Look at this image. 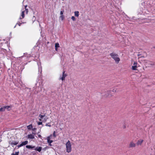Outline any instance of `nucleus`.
I'll return each mask as SVG.
<instances>
[{"label":"nucleus","instance_id":"1","mask_svg":"<svg viewBox=\"0 0 155 155\" xmlns=\"http://www.w3.org/2000/svg\"><path fill=\"white\" fill-rule=\"evenodd\" d=\"M110 56L115 61V62L117 64H118L120 61V58L118 57V55L117 54H116L114 52L111 53Z\"/></svg>","mask_w":155,"mask_h":155},{"label":"nucleus","instance_id":"2","mask_svg":"<svg viewBox=\"0 0 155 155\" xmlns=\"http://www.w3.org/2000/svg\"><path fill=\"white\" fill-rule=\"evenodd\" d=\"M66 152L68 153H69L71 152L72 150V147L70 141L68 140L66 143Z\"/></svg>","mask_w":155,"mask_h":155},{"label":"nucleus","instance_id":"3","mask_svg":"<svg viewBox=\"0 0 155 155\" xmlns=\"http://www.w3.org/2000/svg\"><path fill=\"white\" fill-rule=\"evenodd\" d=\"M144 63L145 65L148 67H151L155 65V62L151 61H146Z\"/></svg>","mask_w":155,"mask_h":155},{"label":"nucleus","instance_id":"4","mask_svg":"<svg viewBox=\"0 0 155 155\" xmlns=\"http://www.w3.org/2000/svg\"><path fill=\"white\" fill-rule=\"evenodd\" d=\"M67 76V74H65V71H64L62 72V77H60L59 80H61L62 81H64L65 80V78Z\"/></svg>","mask_w":155,"mask_h":155},{"label":"nucleus","instance_id":"5","mask_svg":"<svg viewBox=\"0 0 155 155\" xmlns=\"http://www.w3.org/2000/svg\"><path fill=\"white\" fill-rule=\"evenodd\" d=\"M10 141L9 142V144H10V145L12 147H13L14 145H16L18 144L19 143V141L14 140L10 143Z\"/></svg>","mask_w":155,"mask_h":155},{"label":"nucleus","instance_id":"6","mask_svg":"<svg viewBox=\"0 0 155 155\" xmlns=\"http://www.w3.org/2000/svg\"><path fill=\"white\" fill-rule=\"evenodd\" d=\"M52 135H51L47 137V142L49 143V145L50 146H51V143L53 142V141L52 140H51L50 139H51V137L52 136Z\"/></svg>","mask_w":155,"mask_h":155},{"label":"nucleus","instance_id":"7","mask_svg":"<svg viewBox=\"0 0 155 155\" xmlns=\"http://www.w3.org/2000/svg\"><path fill=\"white\" fill-rule=\"evenodd\" d=\"M28 143V140H26L24 142H22L18 146V148H19L22 146L26 145Z\"/></svg>","mask_w":155,"mask_h":155},{"label":"nucleus","instance_id":"8","mask_svg":"<svg viewBox=\"0 0 155 155\" xmlns=\"http://www.w3.org/2000/svg\"><path fill=\"white\" fill-rule=\"evenodd\" d=\"M136 146V143H134L133 141H131L129 145V148H133V147H135Z\"/></svg>","mask_w":155,"mask_h":155},{"label":"nucleus","instance_id":"9","mask_svg":"<svg viewBox=\"0 0 155 155\" xmlns=\"http://www.w3.org/2000/svg\"><path fill=\"white\" fill-rule=\"evenodd\" d=\"M111 93L110 91H107L105 94L104 95V96L106 97H111L112 95L110 94Z\"/></svg>","mask_w":155,"mask_h":155},{"label":"nucleus","instance_id":"10","mask_svg":"<svg viewBox=\"0 0 155 155\" xmlns=\"http://www.w3.org/2000/svg\"><path fill=\"white\" fill-rule=\"evenodd\" d=\"M143 141V140L140 139L137 140L136 144L137 146L141 145Z\"/></svg>","mask_w":155,"mask_h":155},{"label":"nucleus","instance_id":"11","mask_svg":"<svg viewBox=\"0 0 155 155\" xmlns=\"http://www.w3.org/2000/svg\"><path fill=\"white\" fill-rule=\"evenodd\" d=\"M27 137L30 139H34L35 138L34 135L31 134H28L27 136Z\"/></svg>","mask_w":155,"mask_h":155},{"label":"nucleus","instance_id":"12","mask_svg":"<svg viewBox=\"0 0 155 155\" xmlns=\"http://www.w3.org/2000/svg\"><path fill=\"white\" fill-rule=\"evenodd\" d=\"M42 148L41 147H36L34 150L39 152H40L42 150Z\"/></svg>","mask_w":155,"mask_h":155},{"label":"nucleus","instance_id":"13","mask_svg":"<svg viewBox=\"0 0 155 155\" xmlns=\"http://www.w3.org/2000/svg\"><path fill=\"white\" fill-rule=\"evenodd\" d=\"M42 148L41 147H36L34 150L39 152H40L42 150Z\"/></svg>","mask_w":155,"mask_h":155},{"label":"nucleus","instance_id":"14","mask_svg":"<svg viewBox=\"0 0 155 155\" xmlns=\"http://www.w3.org/2000/svg\"><path fill=\"white\" fill-rule=\"evenodd\" d=\"M4 107L5 109H7L9 111L10 110H11V108L12 107V106L11 105L9 106H5Z\"/></svg>","mask_w":155,"mask_h":155},{"label":"nucleus","instance_id":"15","mask_svg":"<svg viewBox=\"0 0 155 155\" xmlns=\"http://www.w3.org/2000/svg\"><path fill=\"white\" fill-rule=\"evenodd\" d=\"M25 12V11H22L21 13V17H20L19 18V19H23L24 18V17H25V14H24Z\"/></svg>","mask_w":155,"mask_h":155},{"label":"nucleus","instance_id":"16","mask_svg":"<svg viewBox=\"0 0 155 155\" xmlns=\"http://www.w3.org/2000/svg\"><path fill=\"white\" fill-rule=\"evenodd\" d=\"M26 148L28 149H33L35 148V147L34 146H31V145H26Z\"/></svg>","mask_w":155,"mask_h":155},{"label":"nucleus","instance_id":"17","mask_svg":"<svg viewBox=\"0 0 155 155\" xmlns=\"http://www.w3.org/2000/svg\"><path fill=\"white\" fill-rule=\"evenodd\" d=\"M137 65H135L132 66V69L133 70H137Z\"/></svg>","mask_w":155,"mask_h":155},{"label":"nucleus","instance_id":"18","mask_svg":"<svg viewBox=\"0 0 155 155\" xmlns=\"http://www.w3.org/2000/svg\"><path fill=\"white\" fill-rule=\"evenodd\" d=\"M59 47V45L58 43H56L55 44V50L57 51V48Z\"/></svg>","mask_w":155,"mask_h":155},{"label":"nucleus","instance_id":"19","mask_svg":"<svg viewBox=\"0 0 155 155\" xmlns=\"http://www.w3.org/2000/svg\"><path fill=\"white\" fill-rule=\"evenodd\" d=\"M5 107L4 106L0 108V112H4L5 110Z\"/></svg>","mask_w":155,"mask_h":155},{"label":"nucleus","instance_id":"20","mask_svg":"<svg viewBox=\"0 0 155 155\" xmlns=\"http://www.w3.org/2000/svg\"><path fill=\"white\" fill-rule=\"evenodd\" d=\"M33 127L32 124L29 125L27 126V128L28 130L31 129Z\"/></svg>","mask_w":155,"mask_h":155},{"label":"nucleus","instance_id":"21","mask_svg":"<svg viewBox=\"0 0 155 155\" xmlns=\"http://www.w3.org/2000/svg\"><path fill=\"white\" fill-rule=\"evenodd\" d=\"M74 15L76 17H78L79 16V12L75 11L74 12Z\"/></svg>","mask_w":155,"mask_h":155},{"label":"nucleus","instance_id":"22","mask_svg":"<svg viewBox=\"0 0 155 155\" xmlns=\"http://www.w3.org/2000/svg\"><path fill=\"white\" fill-rule=\"evenodd\" d=\"M19 152H16L15 153H13L11 155H18Z\"/></svg>","mask_w":155,"mask_h":155},{"label":"nucleus","instance_id":"23","mask_svg":"<svg viewBox=\"0 0 155 155\" xmlns=\"http://www.w3.org/2000/svg\"><path fill=\"white\" fill-rule=\"evenodd\" d=\"M60 17L61 18L62 20H63L64 18V16L63 15H61Z\"/></svg>","mask_w":155,"mask_h":155},{"label":"nucleus","instance_id":"24","mask_svg":"<svg viewBox=\"0 0 155 155\" xmlns=\"http://www.w3.org/2000/svg\"><path fill=\"white\" fill-rule=\"evenodd\" d=\"M45 116V115H41V114H40L39 115V117H40V118L43 119V117Z\"/></svg>","mask_w":155,"mask_h":155},{"label":"nucleus","instance_id":"25","mask_svg":"<svg viewBox=\"0 0 155 155\" xmlns=\"http://www.w3.org/2000/svg\"><path fill=\"white\" fill-rule=\"evenodd\" d=\"M71 18L73 21H75L76 20L74 16H72Z\"/></svg>","mask_w":155,"mask_h":155},{"label":"nucleus","instance_id":"26","mask_svg":"<svg viewBox=\"0 0 155 155\" xmlns=\"http://www.w3.org/2000/svg\"><path fill=\"white\" fill-rule=\"evenodd\" d=\"M46 126H48L49 127H51V125H50V124L49 123L46 124Z\"/></svg>","mask_w":155,"mask_h":155},{"label":"nucleus","instance_id":"27","mask_svg":"<svg viewBox=\"0 0 155 155\" xmlns=\"http://www.w3.org/2000/svg\"><path fill=\"white\" fill-rule=\"evenodd\" d=\"M53 136L54 137H55L56 136V134H55V131H54V132L53 133Z\"/></svg>","mask_w":155,"mask_h":155},{"label":"nucleus","instance_id":"28","mask_svg":"<svg viewBox=\"0 0 155 155\" xmlns=\"http://www.w3.org/2000/svg\"><path fill=\"white\" fill-rule=\"evenodd\" d=\"M64 11H61L60 12V14L61 15H63Z\"/></svg>","mask_w":155,"mask_h":155},{"label":"nucleus","instance_id":"29","mask_svg":"<svg viewBox=\"0 0 155 155\" xmlns=\"http://www.w3.org/2000/svg\"><path fill=\"white\" fill-rule=\"evenodd\" d=\"M42 123L41 122H39L38 123V125H41L42 124Z\"/></svg>","mask_w":155,"mask_h":155},{"label":"nucleus","instance_id":"30","mask_svg":"<svg viewBox=\"0 0 155 155\" xmlns=\"http://www.w3.org/2000/svg\"><path fill=\"white\" fill-rule=\"evenodd\" d=\"M25 11H26V14H28V9H25Z\"/></svg>","mask_w":155,"mask_h":155},{"label":"nucleus","instance_id":"31","mask_svg":"<svg viewBox=\"0 0 155 155\" xmlns=\"http://www.w3.org/2000/svg\"><path fill=\"white\" fill-rule=\"evenodd\" d=\"M21 24V23H20V22L17 23L16 25H18L19 26H20Z\"/></svg>","mask_w":155,"mask_h":155},{"label":"nucleus","instance_id":"32","mask_svg":"<svg viewBox=\"0 0 155 155\" xmlns=\"http://www.w3.org/2000/svg\"><path fill=\"white\" fill-rule=\"evenodd\" d=\"M137 62H135L134 63V65H137Z\"/></svg>","mask_w":155,"mask_h":155},{"label":"nucleus","instance_id":"33","mask_svg":"<svg viewBox=\"0 0 155 155\" xmlns=\"http://www.w3.org/2000/svg\"><path fill=\"white\" fill-rule=\"evenodd\" d=\"M111 91L115 92H116V90H115V89H113L112 91Z\"/></svg>","mask_w":155,"mask_h":155},{"label":"nucleus","instance_id":"34","mask_svg":"<svg viewBox=\"0 0 155 155\" xmlns=\"http://www.w3.org/2000/svg\"><path fill=\"white\" fill-rule=\"evenodd\" d=\"M42 119L40 118H39V120L40 121H41L42 120Z\"/></svg>","mask_w":155,"mask_h":155},{"label":"nucleus","instance_id":"35","mask_svg":"<svg viewBox=\"0 0 155 155\" xmlns=\"http://www.w3.org/2000/svg\"><path fill=\"white\" fill-rule=\"evenodd\" d=\"M25 9H26V8L27 7V5H25Z\"/></svg>","mask_w":155,"mask_h":155},{"label":"nucleus","instance_id":"36","mask_svg":"<svg viewBox=\"0 0 155 155\" xmlns=\"http://www.w3.org/2000/svg\"><path fill=\"white\" fill-rule=\"evenodd\" d=\"M47 119H45V122L46 121Z\"/></svg>","mask_w":155,"mask_h":155}]
</instances>
